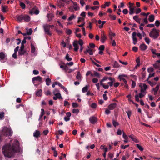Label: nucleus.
Masks as SVG:
<instances>
[{
    "label": "nucleus",
    "instance_id": "1",
    "mask_svg": "<svg viewBox=\"0 0 160 160\" xmlns=\"http://www.w3.org/2000/svg\"><path fill=\"white\" fill-rule=\"evenodd\" d=\"M6 144L3 146L2 151L4 156L11 158L14 156L16 153L20 152V147L18 141H14L12 142Z\"/></svg>",
    "mask_w": 160,
    "mask_h": 160
},
{
    "label": "nucleus",
    "instance_id": "2",
    "mask_svg": "<svg viewBox=\"0 0 160 160\" xmlns=\"http://www.w3.org/2000/svg\"><path fill=\"white\" fill-rule=\"evenodd\" d=\"M159 30L156 29L155 28H154L149 33V36L154 39H156L159 35Z\"/></svg>",
    "mask_w": 160,
    "mask_h": 160
},
{
    "label": "nucleus",
    "instance_id": "3",
    "mask_svg": "<svg viewBox=\"0 0 160 160\" xmlns=\"http://www.w3.org/2000/svg\"><path fill=\"white\" fill-rule=\"evenodd\" d=\"M3 133L4 135L7 136L8 135L9 136H11L12 133L13 131L11 129L9 128H7L6 127L5 129H4L3 130Z\"/></svg>",
    "mask_w": 160,
    "mask_h": 160
},
{
    "label": "nucleus",
    "instance_id": "4",
    "mask_svg": "<svg viewBox=\"0 0 160 160\" xmlns=\"http://www.w3.org/2000/svg\"><path fill=\"white\" fill-rule=\"evenodd\" d=\"M39 13V11L37 7L35 6L29 12V14L31 15L33 14L38 15Z\"/></svg>",
    "mask_w": 160,
    "mask_h": 160
},
{
    "label": "nucleus",
    "instance_id": "5",
    "mask_svg": "<svg viewBox=\"0 0 160 160\" xmlns=\"http://www.w3.org/2000/svg\"><path fill=\"white\" fill-rule=\"evenodd\" d=\"M51 26V25L47 24L43 26L45 33L49 36H51L52 35V33L50 31V29Z\"/></svg>",
    "mask_w": 160,
    "mask_h": 160
},
{
    "label": "nucleus",
    "instance_id": "6",
    "mask_svg": "<svg viewBox=\"0 0 160 160\" xmlns=\"http://www.w3.org/2000/svg\"><path fill=\"white\" fill-rule=\"evenodd\" d=\"M73 45L74 47V50L75 52L78 51L79 48V46L78 45V42L77 41H74L73 43Z\"/></svg>",
    "mask_w": 160,
    "mask_h": 160
},
{
    "label": "nucleus",
    "instance_id": "7",
    "mask_svg": "<svg viewBox=\"0 0 160 160\" xmlns=\"http://www.w3.org/2000/svg\"><path fill=\"white\" fill-rule=\"evenodd\" d=\"M18 55L20 56L22 55H27L28 53L27 51L24 49H20L18 52Z\"/></svg>",
    "mask_w": 160,
    "mask_h": 160
},
{
    "label": "nucleus",
    "instance_id": "8",
    "mask_svg": "<svg viewBox=\"0 0 160 160\" xmlns=\"http://www.w3.org/2000/svg\"><path fill=\"white\" fill-rule=\"evenodd\" d=\"M137 33L136 32H134L132 34V38L133 41V43L134 44H136L137 42V39L136 37Z\"/></svg>",
    "mask_w": 160,
    "mask_h": 160
},
{
    "label": "nucleus",
    "instance_id": "9",
    "mask_svg": "<svg viewBox=\"0 0 160 160\" xmlns=\"http://www.w3.org/2000/svg\"><path fill=\"white\" fill-rule=\"evenodd\" d=\"M97 118L96 117L93 116L89 118L90 122L92 124H94L97 121Z\"/></svg>",
    "mask_w": 160,
    "mask_h": 160
},
{
    "label": "nucleus",
    "instance_id": "10",
    "mask_svg": "<svg viewBox=\"0 0 160 160\" xmlns=\"http://www.w3.org/2000/svg\"><path fill=\"white\" fill-rule=\"evenodd\" d=\"M23 20L26 22H28L30 20V17L28 15H23Z\"/></svg>",
    "mask_w": 160,
    "mask_h": 160
},
{
    "label": "nucleus",
    "instance_id": "11",
    "mask_svg": "<svg viewBox=\"0 0 160 160\" xmlns=\"http://www.w3.org/2000/svg\"><path fill=\"white\" fill-rule=\"evenodd\" d=\"M42 77L39 76L35 77H33L32 79V81L34 82V81H38L40 82H42Z\"/></svg>",
    "mask_w": 160,
    "mask_h": 160
},
{
    "label": "nucleus",
    "instance_id": "12",
    "mask_svg": "<svg viewBox=\"0 0 160 160\" xmlns=\"http://www.w3.org/2000/svg\"><path fill=\"white\" fill-rule=\"evenodd\" d=\"M23 15L21 14L20 15H17L15 17V18L16 20L19 22H21L23 20Z\"/></svg>",
    "mask_w": 160,
    "mask_h": 160
},
{
    "label": "nucleus",
    "instance_id": "13",
    "mask_svg": "<svg viewBox=\"0 0 160 160\" xmlns=\"http://www.w3.org/2000/svg\"><path fill=\"white\" fill-rule=\"evenodd\" d=\"M40 135V132L38 130H35V131L33 132V136L37 138L39 137Z\"/></svg>",
    "mask_w": 160,
    "mask_h": 160
},
{
    "label": "nucleus",
    "instance_id": "14",
    "mask_svg": "<svg viewBox=\"0 0 160 160\" xmlns=\"http://www.w3.org/2000/svg\"><path fill=\"white\" fill-rule=\"evenodd\" d=\"M117 104L116 103H113L109 105L108 107L110 110H113L116 108Z\"/></svg>",
    "mask_w": 160,
    "mask_h": 160
},
{
    "label": "nucleus",
    "instance_id": "15",
    "mask_svg": "<svg viewBox=\"0 0 160 160\" xmlns=\"http://www.w3.org/2000/svg\"><path fill=\"white\" fill-rule=\"evenodd\" d=\"M66 116L64 118V119L66 121H68L70 119V117L71 115V113L70 112H67L66 113Z\"/></svg>",
    "mask_w": 160,
    "mask_h": 160
},
{
    "label": "nucleus",
    "instance_id": "16",
    "mask_svg": "<svg viewBox=\"0 0 160 160\" xmlns=\"http://www.w3.org/2000/svg\"><path fill=\"white\" fill-rule=\"evenodd\" d=\"M69 1L68 0H61V7L64 6L65 4H69Z\"/></svg>",
    "mask_w": 160,
    "mask_h": 160
},
{
    "label": "nucleus",
    "instance_id": "17",
    "mask_svg": "<svg viewBox=\"0 0 160 160\" xmlns=\"http://www.w3.org/2000/svg\"><path fill=\"white\" fill-rule=\"evenodd\" d=\"M107 37L104 34H102L100 40L101 42H102L104 43Z\"/></svg>",
    "mask_w": 160,
    "mask_h": 160
},
{
    "label": "nucleus",
    "instance_id": "18",
    "mask_svg": "<svg viewBox=\"0 0 160 160\" xmlns=\"http://www.w3.org/2000/svg\"><path fill=\"white\" fill-rule=\"evenodd\" d=\"M139 48L141 50L143 51L146 50L148 47L144 43H142L140 46Z\"/></svg>",
    "mask_w": 160,
    "mask_h": 160
},
{
    "label": "nucleus",
    "instance_id": "19",
    "mask_svg": "<svg viewBox=\"0 0 160 160\" xmlns=\"http://www.w3.org/2000/svg\"><path fill=\"white\" fill-rule=\"evenodd\" d=\"M136 8V6H134V7H129V14L130 15H132L135 12L134 10Z\"/></svg>",
    "mask_w": 160,
    "mask_h": 160
},
{
    "label": "nucleus",
    "instance_id": "20",
    "mask_svg": "<svg viewBox=\"0 0 160 160\" xmlns=\"http://www.w3.org/2000/svg\"><path fill=\"white\" fill-rule=\"evenodd\" d=\"M133 19L139 24H140V21L141 20V19L138 18V16L136 15L134 16L133 17Z\"/></svg>",
    "mask_w": 160,
    "mask_h": 160
},
{
    "label": "nucleus",
    "instance_id": "21",
    "mask_svg": "<svg viewBox=\"0 0 160 160\" xmlns=\"http://www.w3.org/2000/svg\"><path fill=\"white\" fill-rule=\"evenodd\" d=\"M36 94L37 96H41L42 94V91L41 89H39L36 92Z\"/></svg>",
    "mask_w": 160,
    "mask_h": 160
},
{
    "label": "nucleus",
    "instance_id": "22",
    "mask_svg": "<svg viewBox=\"0 0 160 160\" xmlns=\"http://www.w3.org/2000/svg\"><path fill=\"white\" fill-rule=\"evenodd\" d=\"M154 16L153 15H151L149 16L148 20L150 22H152L154 21Z\"/></svg>",
    "mask_w": 160,
    "mask_h": 160
},
{
    "label": "nucleus",
    "instance_id": "23",
    "mask_svg": "<svg viewBox=\"0 0 160 160\" xmlns=\"http://www.w3.org/2000/svg\"><path fill=\"white\" fill-rule=\"evenodd\" d=\"M47 17L48 18V21H50L52 20L53 16L52 13H48L47 14Z\"/></svg>",
    "mask_w": 160,
    "mask_h": 160
},
{
    "label": "nucleus",
    "instance_id": "24",
    "mask_svg": "<svg viewBox=\"0 0 160 160\" xmlns=\"http://www.w3.org/2000/svg\"><path fill=\"white\" fill-rule=\"evenodd\" d=\"M6 55L3 52H0V60H3L5 58Z\"/></svg>",
    "mask_w": 160,
    "mask_h": 160
},
{
    "label": "nucleus",
    "instance_id": "25",
    "mask_svg": "<svg viewBox=\"0 0 160 160\" xmlns=\"http://www.w3.org/2000/svg\"><path fill=\"white\" fill-rule=\"evenodd\" d=\"M159 88V85H158L155 88L152 89V90L154 91V94H156L157 93L158 90Z\"/></svg>",
    "mask_w": 160,
    "mask_h": 160
},
{
    "label": "nucleus",
    "instance_id": "26",
    "mask_svg": "<svg viewBox=\"0 0 160 160\" xmlns=\"http://www.w3.org/2000/svg\"><path fill=\"white\" fill-rule=\"evenodd\" d=\"M61 68H62L63 70H64L65 72H67V70H68V67L67 65H61Z\"/></svg>",
    "mask_w": 160,
    "mask_h": 160
},
{
    "label": "nucleus",
    "instance_id": "27",
    "mask_svg": "<svg viewBox=\"0 0 160 160\" xmlns=\"http://www.w3.org/2000/svg\"><path fill=\"white\" fill-rule=\"evenodd\" d=\"M89 87V86L86 85L85 87H83L82 89V92L84 93L87 92Z\"/></svg>",
    "mask_w": 160,
    "mask_h": 160
},
{
    "label": "nucleus",
    "instance_id": "28",
    "mask_svg": "<svg viewBox=\"0 0 160 160\" xmlns=\"http://www.w3.org/2000/svg\"><path fill=\"white\" fill-rule=\"evenodd\" d=\"M112 66L113 67L115 68H118L119 67V65L118 63V62H117L116 61L114 62V63Z\"/></svg>",
    "mask_w": 160,
    "mask_h": 160
},
{
    "label": "nucleus",
    "instance_id": "29",
    "mask_svg": "<svg viewBox=\"0 0 160 160\" xmlns=\"http://www.w3.org/2000/svg\"><path fill=\"white\" fill-rule=\"evenodd\" d=\"M53 93L54 95L60 94L59 92V91L58 89H55L53 92Z\"/></svg>",
    "mask_w": 160,
    "mask_h": 160
},
{
    "label": "nucleus",
    "instance_id": "30",
    "mask_svg": "<svg viewBox=\"0 0 160 160\" xmlns=\"http://www.w3.org/2000/svg\"><path fill=\"white\" fill-rule=\"evenodd\" d=\"M4 113L3 112H0V120H2L4 119Z\"/></svg>",
    "mask_w": 160,
    "mask_h": 160
},
{
    "label": "nucleus",
    "instance_id": "31",
    "mask_svg": "<svg viewBox=\"0 0 160 160\" xmlns=\"http://www.w3.org/2000/svg\"><path fill=\"white\" fill-rule=\"evenodd\" d=\"M153 66L155 69L160 68V65L157 63L153 64Z\"/></svg>",
    "mask_w": 160,
    "mask_h": 160
},
{
    "label": "nucleus",
    "instance_id": "32",
    "mask_svg": "<svg viewBox=\"0 0 160 160\" xmlns=\"http://www.w3.org/2000/svg\"><path fill=\"white\" fill-rule=\"evenodd\" d=\"M54 95H55V96H54L53 97V99L54 100H56L58 99H60V94Z\"/></svg>",
    "mask_w": 160,
    "mask_h": 160
},
{
    "label": "nucleus",
    "instance_id": "33",
    "mask_svg": "<svg viewBox=\"0 0 160 160\" xmlns=\"http://www.w3.org/2000/svg\"><path fill=\"white\" fill-rule=\"evenodd\" d=\"M76 16L74 14H72L68 18V21H71L73 19L75 18Z\"/></svg>",
    "mask_w": 160,
    "mask_h": 160
},
{
    "label": "nucleus",
    "instance_id": "34",
    "mask_svg": "<svg viewBox=\"0 0 160 160\" xmlns=\"http://www.w3.org/2000/svg\"><path fill=\"white\" fill-rule=\"evenodd\" d=\"M100 85L103 86V87L105 89H107L109 88V85H105L103 83H100Z\"/></svg>",
    "mask_w": 160,
    "mask_h": 160
},
{
    "label": "nucleus",
    "instance_id": "35",
    "mask_svg": "<svg viewBox=\"0 0 160 160\" xmlns=\"http://www.w3.org/2000/svg\"><path fill=\"white\" fill-rule=\"evenodd\" d=\"M31 52L32 53H34L35 51V48L33 44L31 43Z\"/></svg>",
    "mask_w": 160,
    "mask_h": 160
},
{
    "label": "nucleus",
    "instance_id": "36",
    "mask_svg": "<svg viewBox=\"0 0 160 160\" xmlns=\"http://www.w3.org/2000/svg\"><path fill=\"white\" fill-rule=\"evenodd\" d=\"M126 112L127 113L128 118L129 119H130V117L132 115V112L130 110H128V111H126Z\"/></svg>",
    "mask_w": 160,
    "mask_h": 160
},
{
    "label": "nucleus",
    "instance_id": "37",
    "mask_svg": "<svg viewBox=\"0 0 160 160\" xmlns=\"http://www.w3.org/2000/svg\"><path fill=\"white\" fill-rule=\"evenodd\" d=\"M129 137L132 140H137V139L136 136L133 134L129 136Z\"/></svg>",
    "mask_w": 160,
    "mask_h": 160
},
{
    "label": "nucleus",
    "instance_id": "38",
    "mask_svg": "<svg viewBox=\"0 0 160 160\" xmlns=\"http://www.w3.org/2000/svg\"><path fill=\"white\" fill-rule=\"evenodd\" d=\"M46 85L49 86L50 85V83L51 82V81L49 78H48L46 79Z\"/></svg>",
    "mask_w": 160,
    "mask_h": 160
},
{
    "label": "nucleus",
    "instance_id": "39",
    "mask_svg": "<svg viewBox=\"0 0 160 160\" xmlns=\"http://www.w3.org/2000/svg\"><path fill=\"white\" fill-rule=\"evenodd\" d=\"M76 78L78 80L81 79V76L79 72H77V75L76 76Z\"/></svg>",
    "mask_w": 160,
    "mask_h": 160
},
{
    "label": "nucleus",
    "instance_id": "40",
    "mask_svg": "<svg viewBox=\"0 0 160 160\" xmlns=\"http://www.w3.org/2000/svg\"><path fill=\"white\" fill-rule=\"evenodd\" d=\"M65 58L67 61H71L72 60V58L69 57V54L68 53L67 54L65 57Z\"/></svg>",
    "mask_w": 160,
    "mask_h": 160
},
{
    "label": "nucleus",
    "instance_id": "41",
    "mask_svg": "<svg viewBox=\"0 0 160 160\" xmlns=\"http://www.w3.org/2000/svg\"><path fill=\"white\" fill-rule=\"evenodd\" d=\"M112 123L113 125L115 127L119 125L118 123L115 121L114 120H112Z\"/></svg>",
    "mask_w": 160,
    "mask_h": 160
},
{
    "label": "nucleus",
    "instance_id": "42",
    "mask_svg": "<svg viewBox=\"0 0 160 160\" xmlns=\"http://www.w3.org/2000/svg\"><path fill=\"white\" fill-rule=\"evenodd\" d=\"M66 32L68 35H70L72 33V31L69 29H66Z\"/></svg>",
    "mask_w": 160,
    "mask_h": 160
},
{
    "label": "nucleus",
    "instance_id": "43",
    "mask_svg": "<svg viewBox=\"0 0 160 160\" xmlns=\"http://www.w3.org/2000/svg\"><path fill=\"white\" fill-rule=\"evenodd\" d=\"M20 6L21 7L22 9H25V5L24 3L20 2Z\"/></svg>",
    "mask_w": 160,
    "mask_h": 160
},
{
    "label": "nucleus",
    "instance_id": "44",
    "mask_svg": "<svg viewBox=\"0 0 160 160\" xmlns=\"http://www.w3.org/2000/svg\"><path fill=\"white\" fill-rule=\"evenodd\" d=\"M32 30L31 28H30L27 31V34L28 35H31L32 32Z\"/></svg>",
    "mask_w": 160,
    "mask_h": 160
},
{
    "label": "nucleus",
    "instance_id": "45",
    "mask_svg": "<svg viewBox=\"0 0 160 160\" xmlns=\"http://www.w3.org/2000/svg\"><path fill=\"white\" fill-rule=\"evenodd\" d=\"M2 11L3 12H6V9L7 8V7L6 6H4L2 5Z\"/></svg>",
    "mask_w": 160,
    "mask_h": 160
},
{
    "label": "nucleus",
    "instance_id": "46",
    "mask_svg": "<svg viewBox=\"0 0 160 160\" xmlns=\"http://www.w3.org/2000/svg\"><path fill=\"white\" fill-rule=\"evenodd\" d=\"M72 112L73 113L78 114L79 112V110L78 109H73Z\"/></svg>",
    "mask_w": 160,
    "mask_h": 160
},
{
    "label": "nucleus",
    "instance_id": "47",
    "mask_svg": "<svg viewBox=\"0 0 160 160\" xmlns=\"http://www.w3.org/2000/svg\"><path fill=\"white\" fill-rule=\"evenodd\" d=\"M109 17L111 19H112L114 20H115L116 19V17L115 15H110Z\"/></svg>",
    "mask_w": 160,
    "mask_h": 160
},
{
    "label": "nucleus",
    "instance_id": "48",
    "mask_svg": "<svg viewBox=\"0 0 160 160\" xmlns=\"http://www.w3.org/2000/svg\"><path fill=\"white\" fill-rule=\"evenodd\" d=\"M72 106L73 108H77L78 107V105L77 103L73 102L72 103Z\"/></svg>",
    "mask_w": 160,
    "mask_h": 160
},
{
    "label": "nucleus",
    "instance_id": "49",
    "mask_svg": "<svg viewBox=\"0 0 160 160\" xmlns=\"http://www.w3.org/2000/svg\"><path fill=\"white\" fill-rule=\"evenodd\" d=\"M78 43L79 44L80 46H82L83 44V40L81 39H80L78 42Z\"/></svg>",
    "mask_w": 160,
    "mask_h": 160
},
{
    "label": "nucleus",
    "instance_id": "50",
    "mask_svg": "<svg viewBox=\"0 0 160 160\" xmlns=\"http://www.w3.org/2000/svg\"><path fill=\"white\" fill-rule=\"evenodd\" d=\"M87 52H88V53L90 55H92L93 54L92 51L91 49H87Z\"/></svg>",
    "mask_w": 160,
    "mask_h": 160
},
{
    "label": "nucleus",
    "instance_id": "51",
    "mask_svg": "<svg viewBox=\"0 0 160 160\" xmlns=\"http://www.w3.org/2000/svg\"><path fill=\"white\" fill-rule=\"evenodd\" d=\"M105 49V46L103 45H101L100 46L99 49L100 51H103Z\"/></svg>",
    "mask_w": 160,
    "mask_h": 160
},
{
    "label": "nucleus",
    "instance_id": "52",
    "mask_svg": "<svg viewBox=\"0 0 160 160\" xmlns=\"http://www.w3.org/2000/svg\"><path fill=\"white\" fill-rule=\"evenodd\" d=\"M91 107L93 108H96L97 106V104L95 103H93L91 105Z\"/></svg>",
    "mask_w": 160,
    "mask_h": 160
},
{
    "label": "nucleus",
    "instance_id": "53",
    "mask_svg": "<svg viewBox=\"0 0 160 160\" xmlns=\"http://www.w3.org/2000/svg\"><path fill=\"white\" fill-rule=\"evenodd\" d=\"M66 157V154L63 153H61V160H62L64 158H65Z\"/></svg>",
    "mask_w": 160,
    "mask_h": 160
},
{
    "label": "nucleus",
    "instance_id": "54",
    "mask_svg": "<svg viewBox=\"0 0 160 160\" xmlns=\"http://www.w3.org/2000/svg\"><path fill=\"white\" fill-rule=\"evenodd\" d=\"M129 146V145H125L124 146L123 145H121V148L122 149H125L126 148H127V147H128Z\"/></svg>",
    "mask_w": 160,
    "mask_h": 160
},
{
    "label": "nucleus",
    "instance_id": "55",
    "mask_svg": "<svg viewBox=\"0 0 160 160\" xmlns=\"http://www.w3.org/2000/svg\"><path fill=\"white\" fill-rule=\"evenodd\" d=\"M94 75L97 78H100V76L99 73L96 72H94Z\"/></svg>",
    "mask_w": 160,
    "mask_h": 160
},
{
    "label": "nucleus",
    "instance_id": "56",
    "mask_svg": "<svg viewBox=\"0 0 160 160\" xmlns=\"http://www.w3.org/2000/svg\"><path fill=\"white\" fill-rule=\"evenodd\" d=\"M123 137L125 140H127L128 139V137L124 132L123 133Z\"/></svg>",
    "mask_w": 160,
    "mask_h": 160
},
{
    "label": "nucleus",
    "instance_id": "57",
    "mask_svg": "<svg viewBox=\"0 0 160 160\" xmlns=\"http://www.w3.org/2000/svg\"><path fill=\"white\" fill-rule=\"evenodd\" d=\"M61 88H62L67 93H68V90L67 88L64 86H62L61 84Z\"/></svg>",
    "mask_w": 160,
    "mask_h": 160
},
{
    "label": "nucleus",
    "instance_id": "58",
    "mask_svg": "<svg viewBox=\"0 0 160 160\" xmlns=\"http://www.w3.org/2000/svg\"><path fill=\"white\" fill-rule=\"evenodd\" d=\"M150 14L149 12H148L147 13H145V12H142L140 14L142 15H143V16H146V17L147 18V17Z\"/></svg>",
    "mask_w": 160,
    "mask_h": 160
},
{
    "label": "nucleus",
    "instance_id": "59",
    "mask_svg": "<svg viewBox=\"0 0 160 160\" xmlns=\"http://www.w3.org/2000/svg\"><path fill=\"white\" fill-rule=\"evenodd\" d=\"M84 18H81V17H79L78 18V23H79L80 22H81L82 21H84Z\"/></svg>",
    "mask_w": 160,
    "mask_h": 160
},
{
    "label": "nucleus",
    "instance_id": "60",
    "mask_svg": "<svg viewBox=\"0 0 160 160\" xmlns=\"http://www.w3.org/2000/svg\"><path fill=\"white\" fill-rule=\"evenodd\" d=\"M138 147V149L141 151H142L143 150V148L141 147V146H140L138 144H137L136 145Z\"/></svg>",
    "mask_w": 160,
    "mask_h": 160
},
{
    "label": "nucleus",
    "instance_id": "61",
    "mask_svg": "<svg viewBox=\"0 0 160 160\" xmlns=\"http://www.w3.org/2000/svg\"><path fill=\"white\" fill-rule=\"evenodd\" d=\"M160 25V22L159 21L156 20L155 22V25L157 27H158Z\"/></svg>",
    "mask_w": 160,
    "mask_h": 160
},
{
    "label": "nucleus",
    "instance_id": "62",
    "mask_svg": "<svg viewBox=\"0 0 160 160\" xmlns=\"http://www.w3.org/2000/svg\"><path fill=\"white\" fill-rule=\"evenodd\" d=\"M145 40L147 44H148L150 42V39L148 38H147V37L145 38Z\"/></svg>",
    "mask_w": 160,
    "mask_h": 160
},
{
    "label": "nucleus",
    "instance_id": "63",
    "mask_svg": "<svg viewBox=\"0 0 160 160\" xmlns=\"http://www.w3.org/2000/svg\"><path fill=\"white\" fill-rule=\"evenodd\" d=\"M148 71L149 72H151L153 71L154 69L152 67H150L148 69Z\"/></svg>",
    "mask_w": 160,
    "mask_h": 160
},
{
    "label": "nucleus",
    "instance_id": "64",
    "mask_svg": "<svg viewBox=\"0 0 160 160\" xmlns=\"http://www.w3.org/2000/svg\"><path fill=\"white\" fill-rule=\"evenodd\" d=\"M141 12V10L140 8H138L137 9L135 12L136 14H138Z\"/></svg>",
    "mask_w": 160,
    "mask_h": 160
}]
</instances>
